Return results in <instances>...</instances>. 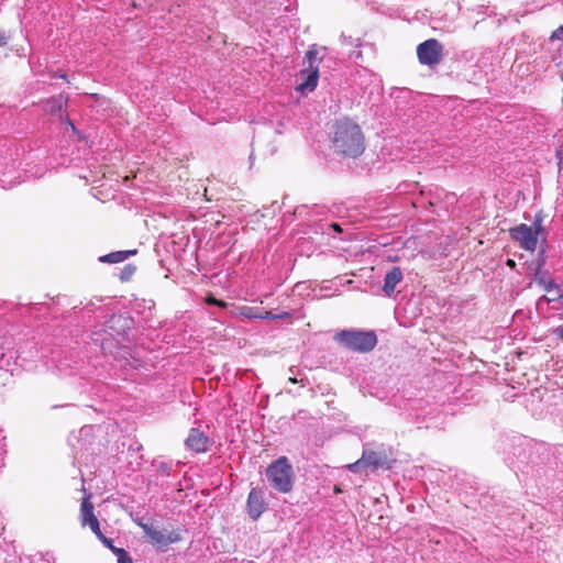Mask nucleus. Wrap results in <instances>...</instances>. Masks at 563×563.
<instances>
[{
  "mask_svg": "<svg viewBox=\"0 0 563 563\" xmlns=\"http://www.w3.org/2000/svg\"><path fill=\"white\" fill-rule=\"evenodd\" d=\"M331 141L334 152L346 157L355 158L365 150V135L361 126L347 117L336 120Z\"/></svg>",
  "mask_w": 563,
  "mask_h": 563,
  "instance_id": "nucleus-1",
  "label": "nucleus"
},
{
  "mask_svg": "<svg viewBox=\"0 0 563 563\" xmlns=\"http://www.w3.org/2000/svg\"><path fill=\"white\" fill-rule=\"evenodd\" d=\"M133 320L123 314H113L104 327L93 333V341L100 344L104 354H114L128 341Z\"/></svg>",
  "mask_w": 563,
  "mask_h": 563,
  "instance_id": "nucleus-2",
  "label": "nucleus"
},
{
  "mask_svg": "<svg viewBox=\"0 0 563 563\" xmlns=\"http://www.w3.org/2000/svg\"><path fill=\"white\" fill-rule=\"evenodd\" d=\"M509 235L525 251L534 252L539 240L541 239L542 242L547 240L542 216L536 214L531 224L520 223L510 228Z\"/></svg>",
  "mask_w": 563,
  "mask_h": 563,
  "instance_id": "nucleus-3",
  "label": "nucleus"
},
{
  "mask_svg": "<svg viewBox=\"0 0 563 563\" xmlns=\"http://www.w3.org/2000/svg\"><path fill=\"white\" fill-rule=\"evenodd\" d=\"M265 475L269 484L279 493L287 494L294 486V470L289 460L286 456H280L272 462Z\"/></svg>",
  "mask_w": 563,
  "mask_h": 563,
  "instance_id": "nucleus-4",
  "label": "nucleus"
},
{
  "mask_svg": "<svg viewBox=\"0 0 563 563\" xmlns=\"http://www.w3.org/2000/svg\"><path fill=\"white\" fill-rule=\"evenodd\" d=\"M334 340L358 353H368L377 344V336L373 331L341 330L335 333Z\"/></svg>",
  "mask_w": 563,
  "mask_h": 563,
  "instance_id": "nucleus-5",
  "label": "nucleus"
},
{
  "mask_svg": "<svg viewBox=\"0 0 563 563\" xmlns=\"http://www.w3.org/2000/svg\"><path fill=\"white\" fill-rule=\"evenodd\" d=\"M362 467H372L374 470L377 468H390L391 462L388 459L387 453L382 451L374 450H364L362 457L354 463L347 465V468L351 472H358Z\"/></svg>",
  "mask_w": 563,
  "mask_h": 563,
  "instance_id": "nucleus-6",
  "label": "nucleus"
},
{
  "mask_svg": "<svg viewBox=\"0 0 563 563\" xmlns=\"http://www.w3.org/2000/svg\"><path fill=\"white\" fill-rule=\"evenodd\" d=\"M417 57L422 65L437 66L443 58V45L437 38H429L417 46Z\"/></svg>",
  "mask_w": 563,
  "mask_h": 563,
  "instance_id": "nucleus-7",
  "label": "nucleus"
},
{
  "mask_svg": "<svg viewBox=\"0 0 563 563\" xmlns=\"http://www.w3.org/2000/svg\"><path fill=\"white\" fill-rule=\"evenodd\" d=\"M82 492L84 497L79 510L80 523L82 527L89 526V528L95 534L100 533V523L93 511L95 507L93 504L91 503V494H88L84 486Z\"/></svg>",
  "mask_w": 563,
  "mask_h": 563,
  "instance_id": "nucleus-8",
  "label": "nucleus"
},
{
  "mask_svg": "<svg viewBox=\"0 0 563 563\" xmlns=\"http://www.w3.org/2000/svg\"><path fill=\"white\" fill-rule=\"evenodd\" d=\"M231 314L234 317H243L247 319H266V320H276V319H288L291 318V313L288 311H284L282 313H273L271 311H260L258 309L250 306H240L235 307L231 310Z\"/></svg>",
  "mask_w": 563,
  "mask_h": 563,
  "instance_id": "nucleus-9",
  "label": "nucleus"
},
{
  "mask_svg": "<svg viewBox=\"0 0 563 563\" xmlns=\"http://www.w3.org/2000/svg\"><path fill=\"white\" fill-rule=\"evenodd\" d=\"M141 527L145 534L148 537L151 543L158 548H166L169 544L178 542L180 540L179 534L174 531L165 532L162 530H157L146 523H142Z\"/></svg>",
  "mask_w": 563,
  "mask_h": 563,
  "instance_id": "nucleus-10",
  "label": "nucleus"
},
{
  "mask_svg": "<svg viewBox=\"0 0 563 563\" xmlns=\"http://www.w3.org/2000/svg\"><path fill=\"white\" fill-rule=\"evenodd\" d=\"M212 443V440L197 428H191L185 440L186 448L195 453H206Z\"/></svg>",
  "mask_w": 563,
  "mask_h": 563,
  "instance_id": "nucleus-11",
  "label": "nucleus"
},
{
  "mask_svg": "<svg viewBox=\"0 0 563 563\" xmlns=\"http://www.w3.org/2000/svg\"><path fill=\"white\" fill-rule=\"evenodd\" d=\"M67 97L63 95L54 96L43 101V110L46 114L56 117L59 121H63L67 115Z\"/></svg>",
  "mask_w": 563,
  "mask_h": 563,
  "instance_id": "nucleus-12",
  "label": "nucleus"
},
{
  "mask_svg": "<svg viewBox=\"0 0 563 563\" xmlns=\"http://www.w3.org/2000/svg\"><path fill=\"white\" fill-rule=\"evenodd\" d=\"M298 80H300L297 86L298 91L302 93L311 92L318 85L319 70L305 68L299 71Z\"/></svg>",
  "mask_w": 563,
  "mask_h": 563,
  "instance_id": "nucleus-13",
  "label": "nucleus"
},
{
  "mask_svg": "<svg viewBox=\"0 0 563 563\" xmlns=\"http://www.w3.org/2000/svg\"><path fill=\"white\" fill-rule=\"evenodd\" d=\"M264 510H265V503H264V498L262 496V493L258 489L253 488L250 492L249 498H247V511H249V515L253 519L256 520L264 512Z\"/></svg>",
  "mask_w": 563,
  "mask_h": 563,
  "instance_id": "nucleus-14",
  "label": "nucleus"
},
{
  "mask_svg": "<svg viewBox=\"0 0 563 563\" xmlns=\"http://www.w3.org/2000/svg\"><path fill=\"white\" fill-rule=\"evenodd\" d=\"M402 280V272L399 267H393L384 278L383 290L387 296L394 294L396 286Z\"/></svg>",
  "mask_w": 563,
  "mask_h": 563,
  "instance_id": "nucleus-15",
  "label": "nucleus"
},
{
  "mask_svg": "<svg viewBox=\"0 0 563 563\" xmlns=\"http://www.w3.org/2000/svg\"><path fill=\"white\" fill-rule=\"evenodd\" d=\"M544 264V258H540L537 263L534 269V278L537 283L543 287L547 292H550L552 289L556 287L554 280L550 278L545 273L541 272V268Z\"/></svg>",
  "mask_w": 563,
  "mask_h": 563,
  "instance_id": "nucleus-16",
  "label": "nucleus"
},
{
  "mask_svg": "<svg viewBox=\"0 0 563 563\" xmlns=\"http://www.w3.org/2000/svg\"><path fill=\"white\" fill-rule=\"evenodd\" d=\"M320 49L321 48L318 47L317 44L309 46L308 51L306 52V60L308 64L306 68L319 70L320 64L323 60V56H319Z\"/></svg>",
  "mask_w": 563,
  "mask_h": 563,
  "instance_id": "nucleus-17",
  "label": "nucleus"
},
{
  "mask_svg": "<svg viewBox=\"0 0 563 563\" xmlns=\"http://www.w3.org/2000/svg\"><path fill=\"white\" fill-rule=\"evenodd\" d=\"M136 254V250L131 251H117L111 252L107 255L100 257V261L103 263H120L125 261L130 255Z\"/></svg>",
  "mask_w": 563,
  "mask_h": 563,
  "instance_id": "nucleus-18",
  "label": "nucleus"
},
{
  "mask_svg": "<svg viewBox=\"0 0 563 563\" xmlns=\"http://www.w3.org/2000/svg\"><path fill=\"white\" fill-rule=\"evenodd\" d=\"M136 272V266L133 265V264H126L122 269H121V273H120V280L122 283H128L132 279V277L134 276Z\"/></svg>",
  "mask_w": 563,
  "mask_h": 563,
  "instance_id": "nucleus-19",
  "label": "nucleus"
},
{
  "mask_svg": "<svg viewBox=\"0 0 563 563\" xmlns=\"http://www.w3.org/2000/svg\"><path fill=\"white\" fill-rule=\"evenodd\" d=\"M114 554L117 556L118 563H133L131 556L122 548L114 550Z\"/></svg>",
  "mask_w": 563,
  "mask_h": 563,
  "instance_id": "nucleus-20",
  "label": "nucleus"
},
{
  "mask_svg": "<svg viewBox=\"0 0 563 563\" xmlns=\"http://www.w3.org/2000/svg\"><path fill=\"white\" fill-rule=\"evenodd\" d=\"M96 537L99 539V541L104 545L107 547L108 549H110L113 553H114V550H119L120 548H117L113 545V542L111 539L107 538L102 531L100 530V533H96Z\"/></svg>",
  "mask_w": 563,
  "mask_h": 563,
  "instance_id": "nucleus-21",
  "label": "nucleus"
},
{
  "mask_svg": "<svg viewBox=\"0 0 563 563\" xmlns=\"http://www.w3.org/2000/svg\"><path fill=\"white\" fill-rule=\"evenodd\" d=\"M205 301L208 303V305H214V306H218L220 308H227L228 307V303L223 300H220V299H217L216 297H213L212 295L210 296H207Z\"/></svg>",
  "mask_w": 563,
  "mask_h": 563,
  "instance_id": "nucleus-22",
  "label": "nucleus"
},
{
  "mask_svg": "<svg viewBox=\"0 0 563 563\" xmlns=\"http://www.w3.org/2000/svg\"><path fill=\"white\" fill-rule=\"evenodd\" d=\"M62 122L65 123L66 128L69 129L74 134H77L79 136V140L81 139L79 131L76 129V126L67 115L64 118Z\"/></svg>",
  "mask_w": 563,
  "mask_h": 563,
  "instance_id": "nucleus-23",
  "label": "nucleus"
},
{
  "mask_svg": "<svg viewBox=\"0 0 563 563\" xmlns=\"http://www.w3.org/2000/svg\"><path fill=\"white\" fill-rule=\"evenodd\" d=\"M563 35V25L559 26L550 36V40H561Z\"/></svg>",
  "mask_w": 563,
  "mask_h": 563,
  "instance_id": "nucleus-24",
  "label": "nucleus"
},
{
  "mask_svg": "<svg viewBox=\"0 0 563 563\" xmlns=\"http://www.w3.org/2000/svg\"><path fill=\"white\" fill-rule=\"evenodd\" d=\"M9 42V35L5 31L0 30V46H7Z\"/></svg>",
  "mask_w": 563,
  "mask_h": 563,
  "instance_id": "nucleus-25",
  "label": "nucleus"
},
{
  "mask_svg": "<svg viewBox=\"0 0 563 563\" xmlns=\"http://www.w3.org/2000/svg\"><path fill=\"white\" fill-rule=\"evenodd\" d=\"M553 333L556 334L563 341V325H559L553 330Z\"/></svg>",
  "mask_w": 563,
  "mask_h": 563,
  "instance_id": "nucleus-26",
  "label": "nucleus"
},
{
  "mask_svg": "<svg viewBox=\"0 0 563 563\" xmlns=\"http://www.w3.org/2000/svg\"><path fill=\"white\" fill-rule=\"evenodd\" d=\"M506 265L509 266L510 268H515L516 262L512 258H508Z\"/></svg>",
  "mask_w": 563,
  "mask_h": 563,
  "instance_id": "nucleus-27",
  "label": "nucleus"
},
{
  "mask_svg": "<svg viewBox=\"0 0 563 563\" xmlns=\"http://www.w3.org/2000/svg\"><path fill=\"white\" fill-rule=\"evenodd\" d=\"M330 227L336 232L342 231L341 227L338 223H331Z\"/></svg>",
  "mask_w": 563,
  "mask_h": 563,
  "instance_id": "nucleus-28",
  "label": "nucleus"
},
{
  "mask_svg": "<svg viewBox=\"0 0 563 563\" xmlns=\"http://www.w3.org/2000/svg\"><path fill=\"white\" fill-rule=\"evenodd\" d=\"M361 57H362V52H361V51H358V52L356 53V58H361Z\"/></svg>",
  "mask_w": 563,
  "mask_h": 563,
  "instance_id": "nucleus-29",
  "label": "nucleus"
},
{
  "mask_svg": "<svg viewBox=\"0 0 563 563\" xmlns=\"http://www.w3.org/2000/svg\"><path fill=\"white\" fill-rule=\"evenodd\" d=\"M59 78L67 80V77H66V75H65V74L59 75Z\"/></svg>",
  "mask_w": 563,
  "mask_h": 563,
  "instance_id": "nucleus-30",
  "label": "nucleus"
},
{
  "mask_svg": "<svg viewBox=\"0 0 563 563\" xmlns=\"http://www.w3.org/2000/svg\"><path fill=\"white\" fill-rule=\"evenodd\" d=\"M91 96H92V97H93V99H96V100L99 98V95H98V93H92Z\"/></svg>",
  "mask_w": 563,
  "mask_h": 563,
  "instance_id": "nucleus-31",
  "label": "nucleus"
}]
</instances>
